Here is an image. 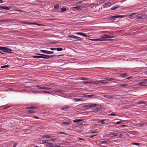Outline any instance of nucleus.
Returning <instances> with one entry per match:
<instances>
[{"instance_id": "nucleus-1", "label": "nucleus", "mask_w": 147, "mask_h": 147, "mask_svg": "<svg viewBox=\"0 0 147 147\" xmlns=\"http://www.w3.org/2000/svg\"><path fill=\"white\" fill-rule=\"evenodd\" d=\"M36 55H41V58L49 59L55 56V55H52L51 56L46 55L40 53H36Z\"/></svg>"}, {"instance_id": "nucleus-2", "label": "nucleus", "mask_w": 147, "mask_h": 147, "mask_svg": "<svg viewBox=\"0 0 147 147\" xmlns=\"http://www.w3.org/2000/svg\"><path fill=\"white\" fill-rule=\"evenodd\" d=\"M1 51L7 53H11L12 50L7 47H2Z\"/></svg>"}, {"instance_id": "nucleus-3", "label": "nucleus", "mask_w": 147, "mask_h": 147, "mask_svg": "<svg viewBox=\"0 0 147 147\" xmlns=\"http://www.w3.org/2000/svg\"><path fill=\"white\" fill-rule=\"evenodd\" d=\"M124 17V15L115 16L110 17V20L111 21H114L115 20V18H123Z\"/></svg>"}, {"instance_id": "nucleus-4", "label": "nucleus", "mask_w": 147, "mask_h": 147, "mask_svg": "<svg viewBox=\"0 0 147 147\" xmlns=\"http://www.w3.org/2000/svg\"><path fill=\"white\" fill-rule=\"evenodd\" d=\"M97 105L95 104L91 103L88 105H86L82 106L83 108H91L93 107H96Z\"/></svg>"}, {"instance_id": "nucleus-5", "label": "nucleus", "mask_w": 147, "mask_h": 147, "mask_svg": "<svg viewBox=\"0 0 147 147\" xmlns=\"http://www.w3.org/2000/svg\"><path fill=\"white\" fill-rule=\"evenodd\" d=\"M40 51L42 53L48 54H53L54 53V52L53 51H49L45 50H40Z\"/></svg>"}, {"instance_id": "nucleus-6", "label": "nucleus", "mask_w": 147, "mask_h": 147, "mask_svg": "<svg viewBox=\"0 0 147 147\" xmlns=\"http://www.w3.org/2000/svg\"><path fill=\"white\" fill-rule=\"evenodd\" d=\"M111 5V3L110 2L106 3L104 4L102 6L104 8H105L106 7H109Z\"/></svg>"}, {"instance_id": "nucleus-7", "label": "nucleus", "mask_w": 147, "mask_h": 147, "mask_svg": "<svg viewBox=\"0 0 147 147\" xmlns=\"http://www.w3.org/2000/svg\"><path fill=\"white\" fill-rule=\"evenodd\" d=\"M37 87H39V88L40 89H45V90H50L51 89V88H48V87H39V86L38 85H37L36 86Z\"/></svg>"}, {"instance_id": "nucleus-8", "label": "nucleus", "mask_w": 147, "mask_h": 147, "mask_svg": "<svg viewBox=\"0 0 147 147\" xmlns=\"http://www.w3.org/2000/svg\"><path fill=\"white\" fill-rule=\"evenodd\" d=\"M11 19H3L0 20V22H7L10 21Z\"/></svg>"}, {"instance_id": "nucleus-9", "label": "nucleus", "mask_w": 147, "mask_h": 147, "mask_svg": "<svg viewBox=\"0 0 147 147\" xmlns=\"http://www.w3.org/2000/svg\"><path fill=\"white\" fill-rule=\"evenodd\" d=\"M104 97L108 98H113L114 96L113 95H104Z\"/></svg>"}, {"instance_id": "nucleus-10", "label": "nucleus", "mask_w": 147, "mask_h": 147, "mask_svg": "<svg viewBox=\"0 0 147 147\" xmlns=\"http://www.w3.org/2000/svg\"><path fill=\"white\" fill-rule=\"evenodd\" d=\"M76 34L78 35H80L86 37H87L88 36L86 35L84 33L82 32H78L76 33Z\"/></svg>"}, {"instance_id": "nucleus-11", "label": "nucleus", "mask_w": 147, "mask_h": 147, "mask_svg": "<svg viewBox=\"0 0 147 147\" xmlns=\"http://www.w3.org/2000/svg\"><path fill=\"white\" fill-rule=\"evenodd\" d=\"M51 136L48 135H43L41 136V138H50Z\"/></svg>"}, {"instance_id": "nucleus-12", "label": "nucleus", "mask_w": 147, "mask_h": 147, "mask_svg": "<svg viewBox=\"0 0 147 147\" xmlns=\"http://www.w3.org/2000/svg\"><path fill=\"white\" fill-rule=\"evenodd\" d=\"M74 100L76 102L82 101H83L82 99L78 98H74Z\"/></svg>"}, {"instance_id": "nucleus-13", "label": "nucleus", "mask_w": 147, "mask_h": 147, "mask_svg": "<svg viewBox=\"0 0 147 147\" xmlns=\"http://www.w3.org/2000/svg\"><path fill=\"white\" fill-rule=\"evenodd\" d=\"M103 37L104 38H113V36H108L107 35H103Z\"/></svg>"}, {"instance_id": "nucleus-14", "label": "nucleus", "mask_w": 147, "mask_h": 147, "mask_svg": "<svg viewBox=\"0 0 147 147\" xmlns=\"http://www.w3.org/2000/svg\"><path fill=\"white\" fill-rule=\"evenodd\" d=\"M47 146L49 147H53V144L51 143H47Z\"/></svg>"}, {"instance_id": "nucleus-15", "label": "nucleus", "mask_w": 147, "mask_h": 147, "mask_svg": "<svg viewBox=\"0 0 147 147\" xmlns=\"http://www.w3.org/2000/svg\"><path fill=\"white\" fill-rule=\"evenodd\" d=\"M35 112L34 110H29L27 111L28 113L29 114L34 113Z\"/></svg>"}, {"instance_id": "nucleus-16", "label": "nucleus", "mask_w": 147, "mask_h": 147, "mask_svg": "<svg viewBox=\"0 0 147 147\" xmlns=\"http://www.w3.org/2000/svg\"><path fill=\"white\" fill-rule=\"evenodd\" d=\"M32 24L37 25L38 26H44V25L43 24H37V23H32V24H31V25Z\"/></svg>"}, {"instance_id": "nucleus-17", "label": "nucleus", "mask_w": 147, "mask_h": 147, "mask_svg": "<svg viewBox=\"0 0 147 147\" xmlns=\"http://www.w3.org/2000/svg\"><path fill=\"white\" fill-rule=\"evenodd\" d=\"M21 23L24 24H29V25H31L32 22L31 23H28L27 22H24V21H22L20 22Z\"/></svg>"}, {"instance_id": "nucleus-18", "label": "nucleus", "mask_w": 147, "mask_h": 147, "mask_svg": "<svg viewBox=\"0 0 147 147\" xmlns=\"http://www.w3.org/2000/svg\"><path fill=\"white\" fill-rule=\"evenodd\" d=\"M106 121V120H100L99 121V122L102 124H105L106 123H105V121Z\"/></svg>"}, {"instance_id": "nucleus-19", "label": "nucleus", "mask_w": 147, "mask_h": 147, "mask_svg": "<svg viewBox=\"0 0 147 147\" xmlns=\"http://www.w3.org/2000/svg\"><path fill=\"white\" fill-rule=\"evenodd\" d=\"M94 96V94H92L90 95H86V94H85L84 96L85 97H87L88 98H90V97H91L92 96Z\"/></svg>"}, {"instance_id": "nucleus-20", "label": "nucleus", "mask_w": 147, "mask_h": 147, "mask_svg": "<svg viewBox=\"0 0 147 147\" xmlns=\"http://www.w3.org/2000/svg\"><path fill=\"white\" fill-rule=\"evenodd\" d=\"M61 124H66L67 125H69L70 124V122H62Z\"/></svg>"}, {"instance_id": "nucleus-21", "label": "nucleus", "mask_w": 147, "mask_h": 147, "mask_svg": "<svg viewBox=\"0 0 147 147\" xmlns=\"http://www.w3.org/2000/svg\"><path fill=\"white\" fill-rule=\"evenodd\" d=\"M82 121L80 119H76L73 120V122L74 123H76L77 122L80 121Z\"/></svg>"}, {"instance_id": "nucleus-22", "label": "nucleus", "mask_w": 147, "mask_h": 147, "mask_svg": "<svg viewBox=\"0 0 147 147\" xmlns=\"http://www.w3.org/2000/svg\"><path fill=\"white\" fill-rule=\"evenodd\" d=\"M68 36L69 38H72L74 39L76 38V36L73 35H69Z\"/></svg>"}, {"instance_id": "nucleus-23", "label": "nucleus", "mask_w": 147, "mask_h": 147, "mask_svg": "<svg viewBox=\"0 0 147 147\" xmlns=\"http://www.w3.org/2000/svg\"><path fill=\"white\" fill-rule=\"evenodd\" d=\"M144 83L142 82H140L138 84L142 86H146V85L144 84Z\"/></svg>"}, {"instance_id": "nucleus-24", "label": "nucleus", "mask_w": 147, "mask_h": 147, "mask_svg": "<svg viewBox=\"0 0 147 147\" xmlns=\"http://www.w3.org/2000/svg\"><path fill=\"white\" fill-rule=\"evenodd\" d=\"M66 10V8L65 7H62L61 9V12H63Z\"/></svg>"}, {"instance_id": "nucleus-25", "label": "nucleus", "mask_w": 147, "mask_h": 147, "mask_svg": "<svg viewBox=\"0 0 147 147\" xmlns=\"http://www.w3.org/2000/svg\"><path fill=\"white\" fill-rule=\"evenodd\" d=\"M68 108V107H63L61 108V110H66Z\"/></svg>"}, {"instance_id": "nucleus-26", "label": "nucleus", "mask_w": 147, "mask_h": 147, "mask_svg": "<svg viewBox=\"0 0 147 147\" xmlns=\"http://www.w3.org/2000/svg\"><path fill=\"white\" fill-rule=\"evenodd\" d=\"M126 75H127V74L126 73H124L121 74L120 75V76H121V77H123L124 76H126Z\"/></svg>"}, {"instance_id": "nucleus-27", "label": "nucleus", "mask_w": 147, "mask_h": 147, "mask_svg": "<svg viewBox=\"0 0 147 147\" xmlns=\"http://www.w3.org/2000/svg\"><path fill=\"white\" fill-rule=\"evenodd\" d=\"M56 140V139L55 138H51V140H49V141H52L53 142H55Z\"/></svg>"}, {"instance_id": "nucleus-28", "label": "nucleus", "mask_w": 147, "mask_h": 147, "mask_svg": "<svg viewBox=\"0 0 147 147\" xmlns=\"http://www.w3.org/2000/svg\"><path fill=\"white\" fill-rule=\"evenodd\" d=\"M9 67V66L8 65H3L1 67V68H8Z\"/></svg>"}, {"instance_id": "nucleus-29", "label": "nucleus", "mask_w": 147, "mask_h": 147, "mask_svg": "<svg viewBox=\"0 0 147 147\" xmlns=\"http://www.w3.org/2000/svg\"><path fill=\"white\" fill-rule=\"evenodd\" d=\"M59 7V5L58 4H57L54 6V8L55 9H58Z\"/></svg>"}, {"instance_id": "nucleus-30", "label": "nucleus", "mask_w": 147, "mask_h": 147, "mask_svg": "<svg viewBox=\"0 0 147 147\" xmlns=\"http://www.w3.org/2000/svg\"><path fill=\"white\" fill-rule=\"evenodd\" d=\"M116 120H119V121L116 122V124H119L122 121V120H121L119 119H116Z\"/></svg>"}, {"instance_id": "nucleus-31", "label": "nucleus", "mask_w": 147, "mask_h": 147, "mask_svg": "<svg viewBox=\"0 0 147 147\" xmlns=\"http://www.w3.org/2000/svg\"><path fill=\"white\" fill-rule=\"evenodd\" d=\"M56 50L57 51H61L63 50V49H62L61 48H56Z\"/></svg>"}, {"instance_id": "nucleus-32", "label": "nucleus", "mask_w": 147, "mask_h": 147, "mask_svg": "<svg viewBox=\"0 0 147 147\" xmlns=\"http://www.w3.org/2000/svg\"><path fill=\"white\" fill-rule=\"evenodd\" d=\"M127 84H122L120 85V87H125L127 86Z\"/></svg>"}, {"instance_id": "nucleus-33", "label": "nucleus", "mask_w": 147, "mask_h": 147, "mask_svg": "<svg viewBox=\"0 0 147 147\" xmlns=\"http://www.w3.org/2000/svg\"><path fill=\"white\" fill-rule=\"evenodd\" d=\"M82 84H84L91 83V82H86V81L82 82Z\"/></svg>"}, {"instance_id": "nucleus-34", "label": "nucleus", "mask_w": 147, "mask_h": 147, "mask_svg": "<svg viewBox=\"0 0 147 147\" xmlns=\"http://www.w3.org/2000/svg\"><path fill=\"white\" fill-rule=\"evenodd\" d=\"M48 141H49L48 140H42V142L44 143H48L47 142Z\"/></svg>"}, {"instance_id": "nucleus-35", "label": "nucleus", "mask_w": 147, "mask_h": 147, "mask_svg": "<svg viewBox=\"0 0 147 147\" xmlns=\"http://www.w3.org/2000/svg\"><path fill=\"white\" fill-rule=\"evenodd\" d=\"M118 7H119L118 6H116L115 7H112V8H111V10H114V9H117V8H118Z\"/></svg>"}, {"instance_id": "nucleus-36", "label": "nucleus", "mask_w": 147, "mask_h": 147, "mask_svg": "<svg viewBox=\"0 0 147 147\" xmlns=\"http://www.w3.org/2000/svg\"><path fill=\"white\" fill-rule=\"evenodd\" d=\"M42 92L45 93H46L48 94H51V92L50 91H45V90H43L42 91Z\"/></svg>"}, {"instance_id": "nucleus-37", "label": "nucleus", "mask_w": 147, "mask_h": 147, "mask_svg": "<svg viewBox=\"0 0 147 147\" xmlns=\"http://www.w3.org/2000/svg\"><path fill=\"white\" fill-rule=\"evenodd\" d=\"M36 108V107H34L33 106L29 107H27V109H35Z\"/></svg>"}, {"instance_id": "nucleus-38", "label": "nucleus", "mask_w": 147, "mask_h": 147, "mask_svg": "<svg viewBox=\"0 0 147 147\" xmlns=\"http://www.w3.org/2000/svg\"><path fill=\"white\" fill-rule=\"evenodd\" d=\"M111 134L113 136H118L119 134L118 133L115 134V133H112Z\"/></svg>"}, {"instance_id": "nucleus-39", "label": "nucleus", "mask_w": 147, "mask_h": 147, "mask_svg": "<svg viewBox=\"0 0 147 147\" xmlns=\"http://www.w3.org/2000/svg\"><path fill=\"white\" fill-rule=\"evenodd\" d=\"M55 91H57L58 92H59L60 93H62L63 91L61 90H54Z\"/></svg>"}, {"instance_id": "nucleus-40", "label": "nucleus", "mask_w": 147, "mask_h": 147, "mask_svg": "<svg viewBox=\"0 0 147 147\" xmlns=\"http://www.w3.org/2000/svg\"><path fill=\"white\" fill-rule=\"evenodd\" d=\"M93 40L96 41H103L104 40L103 39H102V38H98Z\"/></svg>"}, {"instance_id": "nucleus-41", "label": "nucleus", "mask_w": 147, "mask_h": 147, "mask_svg": "<svg viewBox=\"0 0 147 147\" xmlns=\"http://www.w3.org/2000/svg\"><path fill=\"white\" fill-rule=\"evenodd\" d=\"M33 57L34 58H41V55L40 56H34Z\"/></svg>"}, {"instance_id": "nucleus-42", "label": "nucleus", "mask_w": 147, "mask_h": 147, "mask_svg": "<svg viewBox=\"0 0 147 147\" xmlns=\"http://www.w3.org/2000/svg\"><path fill=\"white\" fill-rule=\"evenodd\" d=\"M74 8L76 9H77L78 10H79L81 9L80 6H76Z\"/></svg>"}, {"instance_id": "nucleus-43", "label": "nucleus", "mask_w": 147, "mask_h": 147, "mask_svg": "<svg viewBox=\"0 0 147 147\" xmlns=\"http://www.w3.org/2000/svg\"><path fill=\"white\" fill-rule=\"evenodd\" d=\"M80 79L82 80H88V79L85 77H81Z\"/></svg>"}, {"instance_id": "nucleus-44", "label": "nucleus", "mask_w": 147, "mask_h": 147, "mask_svg": "<svg viewBox=\"0 0 147 147\" xmlns=\"http://www.w3.org/2000/svg\"><path fill=\"white\" fill-rule=\"evenodd\" d=\"M3 9H5L7 10H9V7L6 6H3Z\"/></svg>"}, {"instance_id": "nucleus-45", "label": "nucleus", "mask_w": 147, "mask_h": 147, "mask_svg": "<svg viewBox=\"0 0 147 147\" xmlns=\"http://www.w3.org/2000/svg\"><path fill=\"white\" fill-rule=\"evenodd\" d=\"M100 143L102 144L107 143V141L105 140L104 141H100Z\"/></svg>"}, {"instance_id": "nucleus-46", "label": "nucleus", "mask_w": 147, "mask_h": 147, "mask_svg": "<svg viewBox=\"0 0 147 147\" xmlns=\"http://www.w3.org/2000/svg\"><path fill=\"white\" fill-rule=\"evenodd\" d=\"M137 103L138 104H144L145 103V102L144 101H138Z\"/></svg>"}, {"instance_id": "nucleus-47", "label": "nucleus", "mask_w": 147, "mask_h": 147, "mask_svg": "<svg viewBox=\"0 0 147 147\" xmlns=\"http://www.w3.org/2000/svg\"><path fill=\"white\" fill-rule=\"evenodd\" d=\"M143 17V15H142V16H138L137 18L138 19H142Z\"/></svg>"}, {"instance_id": "nucleus-48", "label": "nucleus", "mask_w": 147, "mask_h": 147, "mask_svg": "<svg viewBox=\"0 0 147 147\" xmlns=\"http://www.w3.org/2000/svg\"><path fill=\"white\" fill-rule=\"evenodd\" d=\"M99 82H100V83H108V82H103L102 80H100Z\"/></svg>"}, {"instance_id": "nucleus-49", "label": "nucleus", "mask_w": 147, "mask_h": 147, "mask_svg": "<svg viewBox=\"0 0 147 147\" xmlns=\"http://www.w3.org/2000/svg\"><path fill=\"white\" fill-rule=\"evenodd\" d=\"M109 115H112L114 116H116L117 115L115 113H112L111 114Z\"/></svg>"}, {"instance_id": "nucleus-50", "label": "nucleus", "mask_w": 147, "mask_h": 147, "mask_svg": "<svg viewBox=\"0 0 147 147\" xmlns=\"http://www.w3.org/2000/svg\"><path fill=\"white\" fill-rule=\"evenodd\" d=\"M132 144H133L138 145V146L139 145V144L138 143H133Z\"/></svg>"}, {"instance_id": "nucleus-51", "label": "nucleus", "mask_w": 147, "mask_h": 147, "mask_svg": "<svg viewBox=\"0 0 147 147\" xmlns=\"http://www.w3.org/2000/svg\"><path fill=\"white\" fill-rule=\"evenodd\" d=\"M75 39H77L78 40H80V39H81V38H80L79 37H78L76 36V38Z\"/></svg>"}, {"instance_id": "nucleus-52", "label": "nucleus", "mask_w": 147, "mask_h": 147, "mask_svg": "<svg viewBox=\"0 0 147 147\" xmlns=\"http://www.w3.org/2000/svg\"><path fill=\"white\" fill-rule=\"evenodd\" d=\"M115 80L113 78H109V80L108 81H112L113 80Z\"/></svg>"}, {"instance_id": "nucleus-53", "label": "nucleus", "mask_w": 147, "mask_h": 147, "mask_svg": "<svg viewBox=\"0 0 147 147\" xmlns=\"http://www.w3.org/2000/svg\"><path fill=\"white\" fill-rule=\"evenodd\" d=\"M50 49L51 50H56V48H50Z\"/></svg>"}, {"instance_id": "nucleus-54", "label": "nucleus", "mask_w": 147, "mask_h": 147, "mask_svg": "<svg viewBox=\"0 0 147 147\" xmlns=\"http://www.w3.org/2000/svg\"><path fill=\"white\" fill-rule=\"evenodd\" d=\"M91 133L92 134H93V133H97V131H91Z\"/></svg>"}, {"instance_id": "nucleus-55", "label": "nucleus", "mask_w": 147, "mask_h": 147, "mask_svg": "<svg viewBox=\"0 0 147 147\" xmlns=\"http://www.w3.org/2000/svg\"><path fill=\"white\" fill-rule=\"evenodd\" d=\"M132 77L131 76H130L128 78H127L126 79L128 80H130V79H131L132 78Z\"/></svg>"}, {"instance_id": "nucleus-56", "label": "nucleus", "mask_w": 147, "mask_h": 147, "mask_svg": "<svg viewBox=\"0 0 147 147\" xmlns=\"http://www.w3.org/2000/svg\"><path fill=\"white\" fill-rule=\"evenodd\" d=\"M8 89L9 90L13 91V88H9Z\"/></svg>"}, {"instance_id": "nucleus-57", "label": "nucleus", "mask_w": 147, "mask_h": 147, "mask_svg": "<svg viewBox=\"0 0 147 147\" xmlns=\"http://www.w3.org/2000/svg\"><path fill=\"white\" fill-rule=\"evenodd\" d=\"M103 79H104V81L105 80H108V81L109 80V78H103Z\"/></svg>"}, {"instance_id": "nucleus-58", "label": "nucleus", "mask_w": 147, "mask_h": 147, "mask_svg": "<svg viewBox=\"0 0 147 147\" xmlns=\"http://www.w3.org/2000/svg\"><path fill=\"white\" fill-rule=\"evenodd\" d=\"M15 11H21V12H24V11H22L19 10H17V9L15 10Z\"/></svg>"}, {"instance_id": "nucleus-59", "label": "nucleus", "mask_w": 147, "mask_h": 147, "mask_svg": "<svg viewBox=\"0 0 147 147\" xmlns=\"http://www.w3.org/2000/svg\"><path fill=\"white\" fill-rule=\"evenodd\" d=\"M63 55H55V57H60V56H63Z\"/></svg>"}, {"instance_id": "nucleus-60", "label": "nucleus", "mask_w": 147, "mask_h": 147, "mask_svg": "<svg viewBox=\"0 0 147 147\" xmlns=\"http://www.w3.org/2000/svg\"><path fill=\"white\" fill-rule=\"evenodd\" d=\"M100 80H98L97 81H96V84H98L100 83L99 82Z\"/></svg>"}, {"instance_id": "nucleus-61", "label": "nucleus", "mask_w": 147, "mask_h": 147, "mask_svg": "<svg viewBox=\"0 0 147 147\" xmlns=\"http://www.w3.org/2000/svg\"><path fill=\"white\" fill-rule=\"evenodd\" d=\"M59 134H65V133L63 132H61L58 133Z\"/></svg>"}, {"instance_id": "nucleus-62", "label": "nucleus", "mask_w": 147, "mask_h": 147, "mask_svg": "<svg viewBox=\"0 0 147 147\" xmlns=\"http://www.w3.org/2000/svg\"><path fill=\"white\" fill-rule=\"evenodd\" d=\"M17 145V144H13V147H16V146Z\"/></svg>"}, {"instance_id": "nucleus-63", "label": "nucleus", "mask_w": 147, "mask_h": 147, "mask_svg": "<svg viewBox=\"0 0 147 147\" xmlns=\"http://www.w3.org/2000/svg\"><path fill=\"white\" fill-rule=\"evenodd\" d=\"M143 81L144 82L147 81V79H144L143 80Z\"/></svg>"}, {"instance_id": "nucleus-64", "label": "nucleus", "mask_w": 147, "mask_h": 147, "mask_svg": "<svg viewBox=\"0 0 147 147\" xmlns=\"http://www.w3.org/2000/svg\"><path fill=\"white\" fill-rule=\"evenodd\" d=\"M55 147H62V146H59L57 145H56L55 146Z\"/></svg>"}]
</instances>
